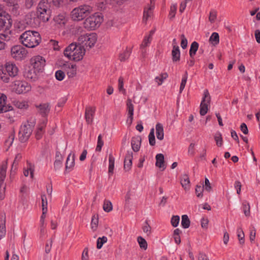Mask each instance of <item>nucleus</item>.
Wrapping results in <instances>:
<instances>
[{"label":"nucleus","mask_w":260,"mask_h":260,"mask_svg":"<svg viewBox=\"0 0 260 260\" xmlns=\"http://www.w3.org/2000/svg\"><path fill=\"white\" fill-rule=\"evenodd\" d=\"M7 98L6 95L0 93V113L6 112L12 110V107L7 103Z\"/></svg>","instance_id":"ddd939ff"},{"label":"nucleus","mask_w":260,"mask_h":260,"mask_svg":"<svg viewBox=\"0 0 260 260\" xmlns=\"http://www.w3.org/2000/svg\"><path fill=\"white\" fill-rule=\"evenodd\" d=\"M177 4H173L170 7V16L171 18H174L175 16L176 11L177 10Z\"/></svg>","instance_id":"052dcab7"},{"label":"nucleus","mask_w":260,"mask_h":260,"mask_svg":"<svg viewBox=\"0 0 260 260\" xmlns=\"http://www.w3.org/2000/svg\"><path fill=\"white\" fill-rule=\"evenodd\" d=\"M53 19L55 23L60 25H64L67 22V16L66 13H61L55 16Z\"/></svg>","instance_id":"b1692460"},{"label":"nucleus","mask_w":260,"mask_h":260,"mask_svg":"<svg viewBox=\"0 0 260 260\" xmlns=\"http://www.w3.org/2000/svg\"><path fill=\"white\" fill-rule=\"evenodd\" d=\"M107 241V238L105 236H103L102 238L100 237L97 240V245L96 247L98 249H101L103 244Z\"/></svg>","instance_id":"de8ad7c7"},{"label":"nucleus","mask_w":260,"mask_h":260,"mask_svg":"<svg viewBox=\"0 0 260 260\" xmlns=\"http://www.w3.org/2000/svg\"><path fill=\"white\" fill-rule=\"evenodd\" d=\"M199 48V44L197 42H193L191 43L190 50L189 55L191 58H193Z\"/></svg>","instance_id":"473e14b6"},{"label":"nucleus","mask_w":260,"mask_h":260,"mask_svg":"<svg viewBox=\"0 0 260 260\" xmlns=\"http://www.w3.org/2000/svg\"><path fill=\"white\" fill-rule=\"evenodd\" d=\"M180 183L182 186L184 188V189H189L190 181L189 177L187 175L184 174L182 176Z\"/></svg>","instance_id":"7c9ffc66"},{"label":"nucleus","mask_w":260,"mask_h":260,"mask_svg":"<svg viewBox=\"0 0 260 260\" xmlns=\"http://www.w3.org/2000/svg\"><path fill=\"white\" fill-rule=\"evenodd\" d=\"M127 110L128 111V118L127 122L129 121V124H131L133 119L134 115V105L132 103V101L128 99L126 103Z\"/></svg>","instance_id":"f3484780"},{"label":"nucleus","mask_w":260,"mask_h":260,"mask_svg":"<svg viewBox=\"0 0 260 260\" xmlns=\"http://www.w3.org/2000/svg\"><path fill=\"white\" fill-rule=\"evenodd\" d=\"M203 187H204V189H205V190L208 192L211 190L212 187L211 186L209 180L207 178H205V184L203 186Z\"/></svg>","instance_id":"e2e57ef3"},{"label":"nucleus","mask_w":260,"mask_h":260,"mask_svg":"<svg viewBox=\"0 0 260 260\" xmlns=\"http://www.w3.org/2000/svg\"><path fill=\"white\" fill-rule=\"evenodd\" d=\"M75 165V155L70 153L67 159L66 168V170H72Z\"/></svg>","instance_id":"5701e85b"},{"label":"nucleus","mask_w":260,"mask_h":260,"mask_svg":"<svg viewBox=\"0 0 260 260\" xmlns=\"http://www.w3.org/2000/svg\"><path fill=\"white\" fill-rule=\"evenodd\" d=\"M172 60L174 62L178 61L180 60V52L179 47L177 45H174L172 51Z\"/></svg>","instance_id":"bb28decb"},{"label":"nucleus","mask_w":260,"mask_h":260,"mask_svg":"<svg viewBox=\"0 0 260 260\" xmlns=\"http://www.w3.org/2000/svg\"><path fill=\"white\" fill-rule=\"evenodd\" d=\"M95 111V108L91 107L86 108L85 116L86 120L88 124L91 123L92 122Z\"/></svg>","instance_id":"dca6fc26"},{"label":"nucleus","mask_w":260,"mask_h":260,"mask_svg":"<svg viewBox=\"0 0 260 260\" xmlns=\"http://www.w3.org/2000/svg\"><path fill=\"white\" fill-rule=\"evenodd\" d=\"M19 41L27 48H34L40 44L41 37L38 31L27 30L20 35Z\"/></svg>","instance_id":"f03ea898"},{"label":"nucleus","mask_w":260,"mask_h":260,"mask_svg":"<svg viewBox=\"0 0 260 260\" xmlns=\"http://www.w3.org/2000/svg\"><path fill=\"white\" fill-rule=\"evenodd\" d=\"M156 137L158 139L162 140L164 139V128L161 124L157 123L156 125Z\"/></svg>","instance_id":"c756f323"},{"label":"nucleus","mask_w":260,"mask_h":260,"mask_svg":"<svg viewBox=\"0 0 260 260\" xmlns=\"http://www.w3.org/2000/svg\"><path fill=\"white\" fill-rule=\"evenodd\" d=\"M65 76V74L63 72L60 70L57 71L55 73V77L57 80L59 81L62 80Z\"/></svg>","instance_id":"6e6d98bb"},{"label":"nucleus","mask_w":260,"mask_h":260,"mask_svg":"<svg viewBox=\"0 0 260 260\" xmlns=\"http://www.w3.org/2000/svg\"><path fill=\"white\" fill-rule=\"evenodd\" d=\"M181 46L183 49H185L187 46V40L183 34L181 35Z\"/></svg>","instance_id":"0e129e2a"},{"label":"nucleus","mask_w":260,"mask_h":260,"mask_svg":"<svg viewBox=\"0 0 260 260\" xmlns=\"http://www.w3.org/2000/svg\"><path fill=\"white\" fill-rule=\"evenodd\" d=\"M34 166L31 163L27 162L26 168L24 169L23 174L26 177H27L30 174L31 178L34 177Z\"/></svg>","instance_id":"cd10ccee"},{"label":"nucleus","mask_w":260,"mask_h":260,"mask_svg":"<svg viewBox=\"0 0 260 260\" xmlns=\"http://www.w3.org/2000/svg\"><path fill=\"white\" fill-rule=\"evenodd\" d=\"M237 237L239 239L240 244L243 245L244 243V233L241 228H239L237 231Z\"/></svg>","instance_id":"c9c22d12"},{"label":"nucleus","mask_w":260,"mask_h":260,"mask_svg":"<svg viewBox=\"0 0 260 260\" xmlns=\"http://www.w3.org/2000/svg\"><path fill=\"white\" fill-rule=\"evenodd\" d=\"M151 5L148 8H145L144 10L143 21H146L148 18L151 16L152 11L154 8V0H150Z\"/></svg>","instance_id":"aec40b11"},{"label":"nucleus","mask_w":260,"mask_h":260,"mask_svg":"<svg viewBox=\"0 0 260 260\" xmlns=\"http://www.w3.org/2000/svg\"><path fill=\"white\" fill-rule=\"evenodd\" d=\"M124 85V79L122 77H120L118 79V89L119 91L122 92L124 93L125 92V90L123 87Z\"/></svg>","instance_id":"3c124183"},{"label":"nucleus","mask_w":260,"mask_h":260,"mask_svg":"<svg viewBox=\"0 0 260 260\" xmlns=\"http://www.w3.org/2000/svg\"><path fill=\"white\" fill-rule=\"evenodd\" d=\"M85 53V49L77 42L72 43L64 51V56L74 61L81 60Z\"/></svg>","instance_id":"7ed1b4c3"},{"label":"nucleus","mask_w":260,"mask_h":260,"mask_svg":"<svg viewBox=\"0 0 260 260\" xmlns=\"http://www.w3.org/2000/svg\"><path fill=\"white\" fill-rule=\"evenodd\" d=\"M214 140L216 141V145L218 146H221L223 143V140L221 134L218 132L216 133L214 136Z\"/></svg>","instance_id":"a18cd8bd"},{"label":"nucleus","mask_w":260,"mask_h":260,"mask_svg":"<svg viewBox=\"0 0 260 260\" xmlns=\"http://www.w3.org/2000/svg\"><path fill=\"white\" fill-rule=\"evenodd\" d=\"M34 126V121H27L22 124L19 132V137L21 142H24L29 138L32 132Z\"/></svg>","instance_id":"6e6552de"},{"label":"nucleus","mask_w":260,"mask_h":260,"mask_svg":"<svg viewBox=\"0 0 260 260\" xmlns=\"http://www.w3.org/2000/svg\"><path fill=\"white\" fill-rule=\"evenodd\" d=\"M13 90L18 94L25 93L31 90V86L24 81H15L12 85Z\"/></svg>","instance_id":"9d476101"},{"label":"nucleus","mask_w":260,"mask_h":260,"mask_svg":"<svg viewBox=\"0 0 260 260\" xmlns=\"http://www.w3.org/2000/svg\"><path fill=\"white\" fill-rule=\"evenodd\" d=\"M63 68L66 71L69 77H73L76 74V66L70 63L63 65Z\"/></svg>","instance_id":"2eb2a0df"},{"label":"nucleus","mask_w":260,"mask_h":260,"mask_svg":"<svg viewBox=\"0 0 260 260\" xmlns=\"http://www.w3.org/2000/svg\"><path fill=\"white\" fill-rule=\"evenodd\" d=\"M36 107L43 116L47 115L50 111L49 105L48 103L41 104L39 106H36Z\"/></svg>","instance_id":"393cba45"},{"label":"nucleus","mask_w":260,"mask_h":260,"mask_svg":"<svg viewBox=\"0 0 260 260\" xmlns=\"http://www.w3.org/2000/svg\"><path fill=\"white\" fill-rule=\"evenodd\" d=\"M5 222V215H0V240L3 238L6 235V230Z\"/></svg>","instance_id":"4be33fe9"},{"label":"nucleus","mask_w":260,"mask_h":260,"mask_svg":"<svg viewBox=\"0 0 260 260\" xmlns=\"http://www.w3.org/2000/svg\"><path fill=\"white\" fill-rule=\"evenodd\" d=\"M243 208L244 213L245 216H248L250 215V205L247 202L243 203Z\"/></svg>","instance_id":"603ef678"},{"label":"nucleus","mask_w":260,"mask_h":260,"mask_svg":"<svg viewBox=\"0 0 260 260\" xmlns=\"http://www.w3.org/2000/svg\"><path fill=\"white\" fill-rule=\"evenodd\" d=\"M149 144L151 146H153L155 144V140L154 136V128H152L150 130V132L148 136Z\"/></svg>","instance_id":"49530a36"},{"label":"nucleus","mask_w":260,"mask_h":260,"mask_svg":"<svg viewBox=\"0 0 260 260\" xmlns=\"http://www.w3.org/2000/svg\"><path fill=\"white\" fill-rule=\"evenodd\" d=\"M30 61L33 68L38 71L43 69L46 63L45 59L42 56L39 55L32 58Z\"/></svg>","instance_id":"f8f14e48"},{"label":"nucleus","mask_w":260,"mask_h":260,"mask_svg":"<svg viewBox=\"0 0 260 260\" xmlns=\"http://www.w3.org/2000/svg\"><path fill=\"white\" fill-rule=\"evenodd\" d=\"M103 209L105 212H109L112 210V203L108 200H105L103 205Z\"/></svg>","instance_id":"c03bdc74"},{"label":"nucleus","mask_w":260,"mask_h":260,"mask_svg":"<svg viewBox=\"0 0 260 260\" xmlns=\"http://www.w3.org/2000/svg\"><path fill=\"white\" fill-rule=\"evenodd\" d=\"M114 161L115 159L113 155L110 154L109 156V173H113L114 168Z\"/></svg>","instance_id":"f704fd0d"},{"label":"nucleus","mask_w":260,"mask_h":260,"mask_svg":"<svg viewBox=\"0 0 260 260\" xmlns=\"http://www.w3.org/2000/svg\"><path fill=\"white\" fill-rule=\"evenodd\" d=\"M209 41L213 45H216L219 42V37L217 32H213L209 38Z\"/></svg>","instance_id":"72a5a7b5"},{"label":"nucleus","mask_w":260,"mask_h":260,"mask_svg":"<svg viewBox=\"0 0 260 260\" xmlns=\"http://www.w3.org/2000/svg\"><path fill=\"white\" fill-rule=\"evenodd\" d=\"M217 18V12L214 10H211L209 13V20L213 23H214Z\"/></svg>","instance_id":"09e8293b"},{"label":"nucleus","mask_w":260,"mask_h":260,"mask_svg":"<svg viewBox=\"0 0 260 260\" xmlns=\"http://www.w3.org/2000/svg\"><path fill=\"white\" fill-rule=\"evenodd\" d=\"M141 142V138L140 136H136L132 138L131 140V145L133 150L135 152L139 150Z\"/></svg>","instance_id":"a211bd4d"},{"label":"nucleus","mask_w":260,"mask_h":260,"mask_svg":"<svg viewBox=\"0 0 260 260\" xmlns=\"http://www.w3.org/2000/svg\"><path fill=\"white\" fill-rule=\"evenodd\" d=\"M137 241L141 248L146 250L147 248V243L146 241L141 236L137 238Z\"/></svg>","instance_id":"ea45409f"},{"label":"nucleus","mask_w":260,"mask_h":260,"mask_svg":"<svg viewBox=\"0 0 260 260\" xmlns=\"http://www.w3.org/2000/svg\"><path fill=\"white\" fill-rule=\"evenodd\" d=\"M47 122V119H43L42 122L40 123L38 126V129L40 131V132H44V128L45 127Z\"/></svg>","instance_id":"69168bd1"},{"label":"nucleus","mask_w":260,"mask_h":260,"mask_svg":"<svg viewBox=\"0 0 260 260\" xmlns=\"http://www.w3.org/2000/svg\"><path fill=\"white\" fill-rule=\"evenodd\" d=\"M51 4L47 0H41L39 3L36 12H31L26 15L27 23L31 25H37L39 20L43 22L49 21L51 15Z\"/></svg>","instance_id":"f257e3e1"},{"label":"nucleus","mask_w":260,"mask_h":260,"mask_svg":"<svg viewBox=\"0 0 260 260\" xmlns=\"http://www.w3.org/2000/svg\"><path fill=\"white\" fill-rule=\"evenodd\" d=\"M0 71V79L5 83H9L10 79L16 77L19 72L17 66L12 62H7Z\"/></svg>","instance_id":"20e7f679"},{"label":"nucleus","mask_w":260,"mask_h":260,"mask_svg":"<svg viewBox=\"0 0 260 260\" xmlns=\"http://www.w3.org/2000/svg\"><path fill=\"white\" fill-rule=\"evenodd\" d=\"M27 51L21 45H15L11 48V55L16 60H22L27 55Z\"/></svg>","instance_id":"1a4fd4ad"},{"label":"nucleus","mask_w":260,"mask_h":260,"mask_svg":"<svg viewBox=\"0 0 260 260\" xmlns=\"http://www.w3.org/2000/svg\"><path fill=\"white\" fill-rule=\"evenodd\" d=\"M133 157V152L131 151H128L124 161V168L125 170H128L130 169L132 165Z\"/></svg>","instance_id":"6ab92c4d"},{"label":"nucleus","mask_w":260,"mask_h":260,"mask_svg":"<svg viewBox=\"0 0 260 260\" xmlns=\"http://www.w3.org/2000/svg\"><path fill=\"white\" fill-rule=\"evenodd\" d=\"M234 187L237 190V193L240 194L241 192V183L239 181H236L234 183Z\"/></svg>","instance_id":"774afa93"},{"label":"nucleus","mask_w":260,"mask_h":260,"mask_svg":"<svg viewBox=\"0 0 260 260\" xmlns=\"http://www.w3.org/2000/svg\"><path fill=\"white\" fill-rule=\"evenodd\" d=\"M151 40L152 39L150 38V36H146L143 41V42L141 45V47L142 48H144L149 46L151 41Z\"/></svg>","instance_id":"864d4df0"},{"label":"nucleus","mask_w":260,"mask_h":260,"mask_svg":"<svg viewBox=\"0 0 260 260\" xmlns=\"http://www.w3.org/2000/svg\"><path fill=\"white\" fill-rule=\"evenodd\" d=\"M42 210L47 211V198L45 195L42 196Z\"/></svg>","instance_id":"5fc2aeb1"},{"label":"nucleus","mask_w":260,"mask_h":260,"mask_svg":"<svg viewBox=\"0 0 260 260\" xmlns=\"http://www.w3.org/2000/svg\"><path fill=\"white\" fill-rule=\"evenodd\" d=\"M168 76V74L166 73L161 74L155 78V81L157 83L158 85H160Z\"/></svg>","instance_id":"a19ab883"},{"label":"nucleus","mask_w":260,"mask_h":260,"mask_svg":"<svg viewBox=\"0 0 260 260\" xmlns=\"http://www.w3.org/2000/svg\"><path fill=\"white\" fill-rule=\"evenodd\" d=\"M14 106L20 109H26L28 107V103L24 100H16L13 102Z\"/></svg>","instance_id":"c85d7f7f"},{"label":"nucleus","mask_w":260,"mask_h":260,"mask_svg":"<svg viewBox=\"0 0 260 260\" xmlns=\"http://www.w3.org/2000/svg\"><path fill=\"white\" fill-rule=\"evenodd\" d=\"M7 163L3 162L0 166V189L1 191H5V186H4V181L6 175Z\"/></svg>","instance_id":"4468645a"},{"label":"nucleus","mask_w":260,"mask_h":260,"mask_svg":"<svg viewBox=\"0 0 260 260\" xmlns=\"http://www.w3.org/2000/svg\"><path fill=\"white\" fill-rule=\"evenodd\" d=\"M4 30H5V33L0 34V38L2 40L9 41L10 39V36L8 34V33L10 32L9 26H6Z\"/></svg>","instance_id":"58836bf2"},{"label":"nucleus","mask_w":260,"mask_h":260,"mask_svg":"<svg viewBox=\"0 0 260 260\" xmlns=\"http://www.w3.org/2000/svg\"><path fill=\"white\" fill-rule=\"evenodd\" d=\"M181 225L183 228H188L190 225V220L187 215L182 216Z\"/></svg>","instance_id":"e433bc0d"},{"label":"nucleus","mask_w":260,"mask_h":260,"mask_svg":"<svg viewBox=\"0 0 260 260\" xmlns=\"http://www.w3.org/2000/svg\"><path fill=\"white\" fill-rule=\"evenodd\" d=\"M98 224V219L93 216L91 222V228L93 231H95Z\"/></svg>","instance_id":"680f3d73"},{"label":"nucleus","mask_w":260,"mask_h":260,"mask_svg":"<svg viewBox=\"0 0 260 260\" xmlns=\"http://www.w3.org/2000/svg\"><path fill=\"white\" fill-rule=\"evenodd\" d=\"M103 21V17L98 13L94 14L87 18L84 21V27L89 30L94 29L99 27Z\"/></svg>","instance_id":"423d86ee"},{"label":"nucleus","mask_w":260,"mask_h":260,"mask_svg":"<svg viewBox=\"0 0 260 260\" xmlns=\"http://www.w3.org/2000/svg\"><path fill=\"white\" fill-rule=\"evenodd\" d=\"M143 231L147 235H149L151 233V227L148 224L147 222H145L144 225L143 226Z\"/></svg>","instance_id":"bf43d9fd"},{"label":"nucleus","mask_w":260,"mask_h":260,"mask_svg":"<svg viewBox=\"0 0 260 260\" xmlns=\"http://www.w3.org/2000/svg\"><path fill=\"white\" fill-rule=\"evenodd\" d=\"M52 241L51 240L46 242L45 245V252L46 253L50 252L52 247Z\"/></svg>","instance_id":"338daca9"},{"label":"nucleus","mask_w":260,"mask_h":260,"mask_svg":"<svg viewBox=\"0 0 260 260\" xmlns=\"http://www.w3.org/2000/svg\"><path fill=\"white\" fill-rule=\"evenodd\" d=\"M92 11V7L89 5H81L72 10L71 18L74 21H80L88 16Z\"/></svg>","instance_id":"39448f33"},{"label":"nucleus","mask_w":260,"mask_h":260,"mask_svg":"<svg viewBox=\"0 0 260 260\" xmlns=\"http://www.w3.org/2000/svg\"><path fill=\"white\" fill-rule=\"evenodd\" d=\"M131 54V49H126L123 53H121L119 55V59L121 61H125L127 59Z\"/></svg>","instance_id":"37998d69"},{"label":"nucleus","mask_w":260,"mask_h":260,"mask_svg":"<svg viewBox=\"0 0 260 260\" xmlns=\"http://www.w3.org/2000/svg\"><path fill=\"white\" fill-rule=\"evenodd\" d=\"M104 145V142L102 140V135H99L98 138V142H97V146L96 147V151H101L102 149V147Z\"/></svg>","instance_id":"8fccbe9b"},{"label":"nucleus","mask_w":260,"mask_h":260,"mask_svg":"<svg viewBox=\"0 0 260 260\" xmlns=\"http://www.w3.org/2000/svg\"><path fill=\"white\" fill-rule=\"evenodd\" d=\"M187 77H188V74H187V71H186L185 72V74L183 75L182 78L181 80V82L180 84V90H179L180 93L182 92V91L184 89V87L185 86V85H186V83L187 82Z\"/></svg>","instance_id":"79ce46f5"},{"label":"nucleus","mask_w":260,"mask_h":260,"mask_svg":"<svg viewBox=\"0 0 260 260\" xmlns=\"http://www.w3.org/2000/svg\"><path fill=\"white\" fill-rule=\"evenodd\" d=\"M204 189V187L201 185H197L196 187V193L197 196L199 198L202 197L203 196L202 192Z\"/></svg>","instance_id":"13d9d810"},{"label":"nucleus","mask_w":260,"mask_h":260,"mask_svg":"<svg viewBox=\"0 0 260 260\" xmlns=\"http://www.w3.org/2000/svg\"><path fill=\"white\" fill-rule=\"evenodd\" d=\"M35 68H29L25 71V76L28 79L35 81L37 78V75Z\"/></svg>","instance_id":"a878e982"},{"label":"nucleus","mask_w":260,"mask_h":260,"mask_svg":"<svg viewBox=\"0 0 260 260\" xmlns=\"http://www.w3.org/2000/svg\"><path fill=\"white\" fill-rule=\"evenodd\" d=\"M156 163L157 167L161 168H164V155L159 153L156 155Z\"/></svg>","instance_id":"2f4dec72"},{"label":"nucleus","mask_w":260,"mask_h":260,"mask_svg":"<svg viewBox=\"0 0 260 260\" xmlns=\"http://www.w3.org/2000/svg\"><path fill=\"white\" fill-rule=\"evenodd\" d=\"M179 221L180 217L179 216H173L171 219V224L173 226L176 227L178 226Z\"/></svg>","instance_id":"4d7b16f0"},{"label":"nucleus","mask_w":260,"mask_h":260,"mask_svg":"<svg viewBox=\"0 0 260 260\" xmlns=\"http://www.w3.org/2000/svg\"><path fill=\"white\" fill-rule=\"evenodd\" d=\"M97 40V37L95 34H86L82 35L78 37V43L84 48V46L89 48L93 47Z\"/></svg>","instance_id":"0eeeda50"},{"label":"nucleus","mask_w":260,"mask_h":260,"mask_svg":"<svg viewBox=\"0 0 260 260\" xmlns=\"http://www.w3.org/2000/svg\"><path fill=\"white\" fill-rule=\"evenodd\" d=\"M22 157V154L20 153H18L16 154L15 158L12 164V169H14L15 170L16 169L17 165H18L20 161L21 160Z\"/></svg>","instance_id":"4c0bfd02"},{"label":"nucleus","mask_w":260,"mask_h":260,"mask_svg":"<svg viewBox=\"0 0 260 260\" xmlns=\"http://www.w3.org/2000/svg\"><path fill=\"white\" fill-rule=\"evenodd\" d=\"M8 6L12 8L11 11L14 15H17L19 14L20 11V6L17 0H13L11 2V3L8 4Z\"/></svg>","instance_id":"412c9836"},{"label":"nucleus","mask_w":260,"mask_h":260,"mask_svg":"<svg viewBox=\"0 0 260 260\" xmlns=\"http://www.w3.org/2000/svg\"><path fill=\"white\" fill-rule=\"evenodd\" d=\"M210 102V96L207 89L204 91V97L200 105V114L205 115L208 111V106Z\"/></svg>","instance_id":"9b49d317"}]
</instances>
